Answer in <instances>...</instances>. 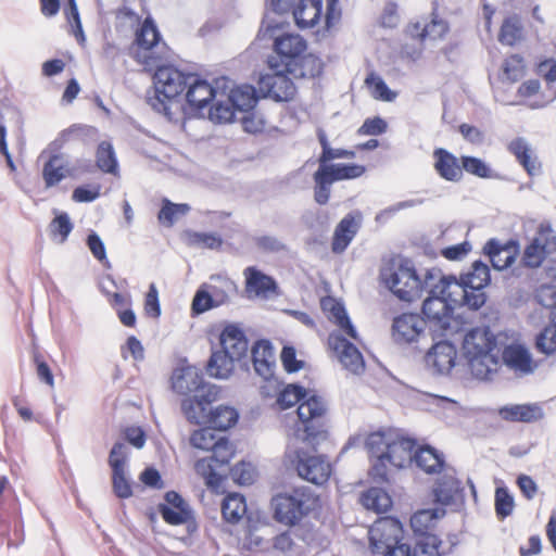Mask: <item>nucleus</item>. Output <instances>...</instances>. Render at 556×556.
<instances>
[{"mask_svg": "<svg viewBox=\"0 0 556 556\" xmlns=\"http://www.w3.org/2000/svg\"><path fill=\"white\" fill-rule=\"evenodd\" d=\"M267 63L271 73H266L260 77V91L265 98H270L277 102L293 99L295 86L289 77L286 66L280 65L276 56H269Z\"/></svg>", "mask_w": 556, "mask_h": 556, "instance_id": "9", "label": "nucleus"}, {"mask_svg": "<svg viewBox=\"0 0 556 556\" xmlns=\"http://www.w3.org/2000/svg\"><path fill=\"white\" fill-rule=\"evenodd\" d=\"M438 268L427 269L424 274V291L427 298L422 303V318L434 336L447 337L453 332V312L456 305L464 306L456 291L451 290L448 280Z\"/></svg>", "mask_w": 556, "mask_h": 556, "instance_id": "2", "label": "nucleus"}, {"mask_svg": "<svg viewBox=\"0 0 556 556\" xmlns=\"http://www.w3.org/2000/svg\"><path fill=\"white\" fill-rule=\"evenodd\" d=\"M535 346L538 351L549 355L556 351V324L543 329L536 337Z\"/></svg>", "mask_w": 556, "mask_h": 556, "instance_id": "59", "label": "nucleus"}, {"mask_svg": "<svg viewBox=\"0 0 556 556\" xmlns=\"http://www.w3.org/2000/svg\"><path fill=\"white\" fill-rule=\"evenodd\" d=\"M328 345L336 353L342 366L355 375L365 370V362L359 350L339 332H331Z\"/></svg>", "mask_w": 556, "mask_h": 556, "instance_id": "16", "label": "nucleus"}, {"mask_svg": "<svg viewBox=\"0 0 556 556\" xmlns=\"http://www.w3.org/2000/svg\"><path fill=\"white\" fill-rule=\"evenodd\" d=\"M299 0H270V11H267L263 17L257 37H274L276 33L281 30L286 22L285 15L291 13L293 15L294 8Z\"/></svg>", "mask_w": 556, "mask_h": 556, "instance_id": "18", "label": "nucleus"}, {"mask_svg": "<svg viewBox=\"0 0 556 556\" xmlns=\"http://www.w3.org/2000/svg\"><path fill=\"white\" fill-rule=\"evenodd\" d=\"M547 255L548 254L542 249L538 240L532 239L530 244L525 249L522 262L527 267L536 268L541 266Z\"/></svg>", "mask_w": 556, "mask_h": 556, "instance_id": "60", "label": "nucleus"}, {"mask_svg": "<svg viewBox=\"0 0 556 556\" xmlns=\"http://www.w3.org/2000/svg\"><path fill=\"white\" fill-rule=\"evenodd\" d=\"M445 515L443 508H429L416 511L410 518V527L414 538L422 535H435L432 530L438 519Z\"/></svg>", "mask_w": 556, "mask_h": 556, "instance_id": "32", "label": "nucleus"}, {"mask_svg": "<svg viewBox=\"0 0 556 556\" xmlns=\"http://www.w3.org/2000/svg\"><path fill=\"white\" fill-rule=\"evenodd\" d=\"M74 176V168L64 154H52L45 163L42 168V178L46 188L56 186L66 177Z\"/></svg>", "mask_w": 556, "mask_h": 556, "instance_id": "26", "label": "nucleus"}, {"mask_svg": "<svg viewBox=\"0 0 556 556\" xmlns=\"http://www.w3.org/2000/svg\"><path fill=\"white\" fill-rule=\"evenodd\" d=\"M500 357H502L503 364L515 372L528 375L534 370L532 356L521 344L506 345L503 351L500 350Z\"/></svg>", "mask_w": 556, "mask_h": 556, "instance_id": "25", "label": "nucleus"}, {"mask_svg": "<svg viewBox=\"0 0 556 556\" xmlns=\"http://www.w3.org/2000/svg\"><path fill=\"white\" fill-rule=\"evenodd\" d=\"M426 320L418 314L406 313L394 318L392 337L397 344H413L426 337Z\"/></svg>", "mask_w": 556, "mask_h": 556, "instance_id": "15", "label": "nucleus"}, {"mask_svg": "<svg viewBox=\"0 0 556 556\" xmlns=\"http://www.w3.org/2000/svg\"><path fill=\"white\" fill-rule=\"evenodd\" d=\"M323 0H299L293 11L295 25L301 29L314 27L320 20Z\"/></svg>", "mask_w": 556, "mask_h": 556, "instance_id": "28", "label": "nucleus"}, {"mask_svg": "<svg viewBox=\"0 0 556 556\" xmlns=\"http://www.w3.org/2000/svg\"><path fill=\"white\" fill-rule=\"evenodd\" d=\"M266 38L275 39L274 50L278 54L276 58L280 59V65L283 66L299 59L306 49L305 40L299 35L285 34L279 36L276 33L274 37L266 36L264 39Z\"/></svg>", "mask_w": 556, "mask_h": 556, "instance_id": "22", "label": "nucleus"}, {"mask_svg": "<svg viewBox=\"0 0 556 556\" xmlns=\"http://www.w3.org/2000/svg\"><path fill=\"white\" fill-rule=\"evenodd\" d=\"M435 501L442 505H450L463 497V488L458 479L445 472L437 482L433 490Z\"/></svg>", "mask_w": 556, "mask_h": 556, "instance_id": "31", "label": "nucleus"}, {"mask_svg": "<svg viewBox=\"0 0 556 556\" xmlns=\"http://www.w3.org/2000/svg\"><path fill=\"white\" fill-rule=\"evenodd\" d=\"M239 418L238 412L229 406L218 405L210 409L207 426L218 431H225L237 424Z\"/></svg>", "mask_w": 556, "mask_h": 556, "instance_id": "40", "label": "nucleus"}, {"mask_svg": "<svg viewBox=\"0 0 556 556\" xmlns=\"http://www.w3.org/2000/svg\"><path fill=\"white\" fill-rule=\"evenodd\" d=\"M323 61L313 54L300 55L294 62L286 64V70L294 78H315L323 73Z\"/></svg>", "mask_w": 556, "mask_h": 556, "instance_id": "30", "label": "nucleus"}, {"mask_svg": "<svg viewBox=\"0 0 556 556\" xmlns=\"http://www.w3.org/2000/svg\"><path fill=\"white\" fill-rule=\"evenodd\" d=\"M366 85L371 89L372 97L377 100L391 102L396 98L386 81L378 75L371 73L366 77Z\"/></svg>", "mask_w": 556, "mask_h": 556, "instance_id": "52", "label": "nucleus"}, {"mask_svg": "<svg viewBox=\"0 0 556 556\" xmlns=\"http://www.w3.org/2000/svg\"><path fill=\"white\" fill-rule=\"evenodd\" d=\"M218 389L211 388V390H200L181 401V410L188 421L195 425L207 426L210 409L213 402L217 400Z\"/></svg>", "mask_w": 556, "mask_h": 556, "instance_id": "14", "label": "nucleus"}, {"mask_svg": "<svg viewBox=\"0 0 556 556\" xmlns=\"http://www.w3.org/2000/svg\"><path fill=\"white\" fill-rule=\"evenodd\" d=\"M315 182L314 187V200L319 205H325L330 199L331 185L336 182L333 176L326 166H318L317 170L313 175Z\"/></svg>", "mask_w": 556, "mask_h": 556, "instance_id": "39", "label": "nucleus"}, {"mask_svg": "<svg viewBox=\"0 0 556 556\" xmlns=\"http://www.w3.org/2000/svg\"><path fill=\"white\" fill-rule=\"evenodd\" d=\"M112 490L114 495L121 500L132 496V484L126 470L112 472Z\"/></svg>", "mask_w": 556, "mask_h": 556, "instance_id": "56", "label": "nucleus"}, {"mask_svg": "<svg viewBox=\"0 0 556 556\" xmlns=\"http://www.w3.org/2000/svg\"><path fill=\"white\" fill-rule=\"evenodd\" d=\"M220 350H213L205 365V371L211 378L228 379L235 363L248 366L249 340L238 324H227L219 334Z\"/></svg>", "mask_w": 556, "mask_h": 556, "instance_id": "4", "label": "nucleus"}, {"mask_svg": "<svg viewBox=\"0 0 556 556\" xmlns=\"http://www.w3.org/2000/svg\"><path fill=\"white\" fill-rule=\"evenodd\" d=\"M336 181L361 177L365 173V166L358 164H332L327 167Z\"/></svg>", "mask_w": 556, "mask_h": 556, "instance_id": "57", "label": "nucleus"}, {"mask_svg": "<svg viewBox=\"0 0 556 556\" xmlns=\"http://www.w3.org/2000/svg\"><path fill=\"white\" fill-rule=\"evenodd\" d=\"M218 93L217 89L202 79L197 74H190L189 84L185 93L186 108L188 114L199 117H205V111L213 99Z\"/></svg>", "mask_w": 556, "mask_h": 556, "instance_id": "10", "label": "nucleus"}, {"mask_svg": "<svg viewBox=\"0 0 556 556\" xmlns=\"http://www.w3.org/2000/svg\"><path fill=\"white\" fill-rule=\"evenodd\" d=\"M508 150L516 156L529 175L533 176L538 173L539 168L535 165V161L531 157V149L525 138L513 140L508 146Z\"/></svg>", "mask_w": 556, "mask_h": 556, "instance_id": "42", "label": "nucleus"}, {"mask_svg": "<svg viewBox=\"0 0 556 556\" xmlns=\"http://www.w3.org/2000/svg\"><path fill=\"white\" fill-rule=\"evenodd\" d=\"M189 240L194 245L212 250L218 249L223 244L222 237L216 232H190Z\"/></svg>", "mask_w": 556, "mask_h": 556, "instance_id": "62", "label": "nucleus"}, {"mask_svg": "<svg viewBox=\"0 0 556 556\" xmlns=\"http://www.w3.org/2000/svg\"><path fill=\"white\" fill-rule=\"evenodd\" d=\"M247 513V503L243 495L232 493L227 495L222 504V514L226 521L237 523Z\"/></svg>", "mask_w": 556, "mask_h": 556, "instance_id": "41", "label": "nucleus"}, {"mask_svg": "<svg viewBox=\"0 0 556 556\" xmlns=\"http://www.w3.org/2000/svg\"><path fill=\"white\" fill-rule=\"evenodd\" d=\"M463 355L470 372L480 380L491 379L501 364L496 336L489 327L470 329L463 340Z\"/></svg>", "mask_w": 556, "mask_h": 556, "instance_id": "3", "label": "nucleus"}, {"mask_svg": "<svg viewBox=\"0 0 556 556\" xmlns=\"http://www.w3.org/2000/svg\"><path fill=\"white\" fill-rule=\"evenodd\" d=\"M232 456L233 451L228 439L220 437L219 442L212 448V456L208 464L211 471L222 469L224 466L228 465Z\"/></svg>", "mask_w": 556, "mask_h": 556, "instance_id": "45", "label": "nucleus"}, {"mask_svg": "<svg viewBox=\"0 0 556 556\" xmlns=\"http://www.w3.org/2000/svg\"><path fill=\"white\" fill-rule=\"evenodd\" d=\"M129 448L124 442H116L109 455V465L112 472L126 470Z\"/></svg>", "mask_w": 556, "mask_h": 556, "instance_id": "58", "label": "nucleus"}, {"mask_svg": "<svg viewBox=\"0 0 556 556\" xmlns=\"http://www.w3.org/2000/svg\"><path fill=\"white\" fill-rule=\"evenodd\" d=\"M457 348L447 339L434 343L425 355L426 368L434 376H446L455 367Z\"/></svg>", "mask_w": 556, "mask_h": 556, "instance_id": "13", "label": "nucleus"}, {"mask_svg": "<svg viewBox=\"0 0 556 556\" xmlns=\"http://www.w3.org/2000/svg\"><path fill=\"white\" fill-rule=\"evenodd\" d=\"M236 110L230 102V98L224 91H218L216 98L213 99L211 104L205 111V116L214 123H230L233 121Z\"/></svg>", "mask_w": 556, "mask_h": 556, "instance_id": "34", "label": "nucleus"}, {"mask_svg": "<svg viewBox=\"0 0 556 556\" xmlns=\"http://www.w3.org/2000/svg\"><path fill=\"white\" fill-rule=\"evenodd\" d=\"M323 308L329 312V319L334 323L346 336L357 340L358 334L353 326L344 305L333 299L323 301Z\"/></svg>", "mask_w": 556, "mask_h": 556, "instance_id": "35", "label": "nucleus"}, {"mask_svg": "<svg viewBox=\"0 0 556 556\" xmlns=\"http://www.w3.org/2000/svg\"><path fill=\"white\" fill-rule=\"evenodd\" d=\"M172 388L179 394L193 395L195 393H200V390H211V388L217 387L204 381L203 372L199 367L188 365L174 370L172 376Z\"/></svg>", "mask_w": 556, "mask_h": 556, "instance_id": "17", "label": "nucleus"}, {"mask_svg": "<svg viewBox=\"0 0 556 556\" xmlns=\"http://www.w3.org/2000/svg\"><path fill=\"white\" fill-rule=\"evenodd\" d=\"M280 409L299 404L298 422L294 427L296 440L316 448L327 438V405L323 397L311 394L305 388L291 383L286 386L277 396Z\"/></svg>", "mask_w": 556, "mask_h": 556, "instance_id": "1", "label": "nucleus"}, {"mask_svg": "<svg viewBox=\"0 0 556 556\" xmlns=\"http://www.w3.org/2000/svg\"><path fill=\"white\" fill-rule=\"evenodd\" d=\"M519 245L516 241L509 240L501 243L497 239L492 238L486 241L483 247V253L486 255L496 270H504L513 265L518 255Z\"/></svg>", "mask_w": 556, "mask_h": 556, "instance_id": "19", "label": "nucleus"}, {"mask_svg": "<svg viewBox=\"0 0 556 556\" xmlns=\"http://www.w3.org/2000/svg\"><path fill=\"white\" fill-rule=\"evenodd\" d=\"M533 239L538 240L547 254L556 251V233L549 224H541Z\"/></svg>", "mask_w": 556, "mask_h": 556, "instance_id": "64", "label": "nucleus"}, {"mask_svg": "<svg viewBox=\"0 0 556 556\" xmlns=\"http://www.w3.org/2000/svg\"><path fill=\"white\" fill-rule=\"evenodd\" d=\"M515 507L514 496L506 486H500L495 491V513L503 520L510 516Z\"/></svg>", "mask_w": 556, "mask_h": 556, "instance_id": "55", "label": "nucleus"}, {"mask_svg": "<svg viewBox=\"0 0 556 556\" xmlns=\"http://www.w3.org/2000/svg\"><path fill=\"white\" fill-rule=\"evenodd\" d=\"M361 503L366 509L376 513H386L392 506L391 496L386 490L379 486H372L363 492Z\"/></svg>", "mask_w": 556, "mask_h": 556, "instance_id": "37", "label": "nucleus"}, {"mask_svg": "<svg viewBox=\"0 0 556 556\" xmlns=\"http://www.w3.org/2000/svg\"><path fill=\"white\" fill-rule=\"evenodd\" d=\"M157 511L162 519L170 526H182L194 521L192 509H176L169 505L159 504Z\"/></svg>", "mask_w": 556, "mask_h": 556, "instance_id": "46", "label": "nucleus"}, {"mask_svg": "<svg viewBox=\"0 0 556 556\" xmlns=\"http://www.w3.org/2000/svg\"><path fill=\"white\" fill-rule=\"evenodd\" d=\"M440 546L441 540L437 535L417 536L412 556H441L445 552L440 551Z\"/></svg>", "mask_w": 556, "mask_h": 556, "instance_id": "48", "label": "nucleus"}, {"mask_svg": "<svg viewBox=\"0 0 556 556\" xmlns=\"http://www.w3.org/2000/svg\"><path fill=\"white\" fill-rule=\"evenodd\" d=\"M417 443L414 439L400 437L392 440L388 451L383 454L388 463L396 468H404L413 463V455Z\"/></svg>", "mask_w": 556, "mask_h": 556, "instance_id": "27", "label": "nucleus"}, {"mask_svg": "<svg viewBox=\"0 0 556 556\" xmlns=\"http://www.w3.org/2000/svg\"><path fill=\"white\" fill-rule=\"evenodd\" d=\"M189 211L190 206L186 203L176 204L164 199L157 218L161 224L172 227L178 217L186 215Z\"/></svg>", "mask_w": 556, "mask_h": 556, "instance_id": "47", "label": "nucleus"}, {"mask_svg": "<svg viewBox=\"0 0 556 556\" xmlns=\"http://www.w3.org/2000/svg\"><path fill=\"white\" fill-rule=\"evenodd\" d=\"M294 463L298 475L313 484H324L331 475V466L325 456L312 455L303 448L295 451Z\"/></svg>", "mask_w": 556, "mask_h": 556, "instance_id": "11", "label": "nucleus"}, {"mask_svg": "<svg viewBox=\"0 0 556 556\" xmlns=\"http://www.w3.org/2000/svg\"><path fill=\"white\" fill-rule=\"evenodd\" d=\"M433 167L437 174L444 180L458 182L463 179L462 162L452 152L444 148L433 151Z\"/></svg>", "mask_w": 556, "mask_h": 556, "instance_id": "23", "label": "nucleus"}, {"mask_svg": "<svg viewBox=\"0 0 556 556\" xmlns=\"http://www.w3.org/2000/svg\"><path fill=\"white\" fill-rule=\"evenodd\" d=\"M215 428H211V426H206L202 429L195 430L190 437V443L193 447L212 451L214 446L219 442V438L215 437Z\"/></svg>", "mask_w": 556, "mask_h": 556, "instance_id": "54", "label": "nucleus"}, {"mask_svg": "<svg viewBox=\"0 0 556 556\" xmlns=\"http://www.w3.org/2000/svg\"><path fill=\"white\" fill-rule=\"evenodd\" d=\"M498 415L505 421L531 424L543 419L544 410L539 403L509 404L500 407Z\"/></svg>", "mask_w": 556, "mask_h": 556, "instance_id": "24", "label": "nucleus"}, {"mask_svg": "<svg viewBox=\"0 0 556 556\" xmlns=\"http://www.w3.org/2000/svg\"><path fill=\"white\" fill-rule=\"evenodd\" d=\"M161 39V34L152 20L148 16L136 33V42L143 49H152Z\"/></svg>", "mask_w": 556, "mask_h": 556, "instance_id": "44", "label": "nucleus"}, {"mask_svg": "<svg viewBox=\"0 0 556 556\" xmlns=\"http://www.w3.org/2000/svg\"><path fill=\"white\" fill-rule=\"evenodd\" d=\"M314 502L309 488H295L290 493L277 494L271 500L274 518L286 526H294L305 517Z\"/></svg>", "mask_w": 556, "mask_h": 556, "instance_id": "8", "label": "nucleus"}, {"mask_svg": "<svg viewBox=\"0 0 556 556\" xmlns=\"http://www.w3.org/2000/svg\"><path fill=\"white\" fill-rule=\"evenodd\" d=\"M247 280V290L253 291L256 294H266L274 292L277 289V283L274 278L265 275L255 267H248L244 270Z\"/></svg>", "mask_w": 556, "mask_h": 556, "instance_id": "38", "label": "nucleus"}, {"mask_svg": "<svg viewBox=\"0 0 556 556\" xmlns=\"http://www.w3.org/2000/svg\"><path fill=\"white\" fill-rule=\"evenodd\" d=\"M380 279L402 301L413 302L424 293V276L417 273L408 258L394 256L384 260Z\"/></svg>", "mask_w": 556, "mask_h": 556, "instance_id": "5", "label": "nucleus"}, {"mask_svg": "<svg viewBox=\"0 0 556 556\" xmlns=\"http://www.w3.org/2000/svg\"><path fill=\"white\" fill-rule=\"evenodd\" d=\"M74 225L66 212H61L50 223V231L53 239L59 238L60 243H64L70 233L72 232Z\"/></svg>", "mask_w": 556, "mask_h": 556, "instance_id": "51", "label": "nucleus"}, {"mask_svg": "<svg viewBox=\"0 0 556 556\" xmlns=\"http://www.w3.org/2000/svg\"><path fill=\"white\" fill-rule=\"evenodd\" d=\"M444 277L454 278V280H448V285L456 289V295L462 299L464 306L477 311L485 304L484 288L491 282V273L489 266L481 260L475 261L470 268L462 273L459 277L455 275H444Z\"/></svg>", "mask_w": 556, "mask_h": 556, "instance_id": "7", "label": "nucleus"}, {"mask_svg": "<svg viewBox=\"0 0 556 556\" xmlns=\"http://www.w3.org/2000/svg\"><path fill=\"white\" fill-rule=\"evenodd\" d=\"M391 441L390 437L383 432L370 433L365 443L370 457H378L379 454H384Z\"/></svg>", "mask_w": 556, "mask_h": 556, "instance_id": "61", "label": "nucleus"}, {"mask_svg": "<svg viewBox=\"0 0 556 556\" xmlns=\"http://www.w3.org/2000/svg\"><path fill=\"white\" fill-rule=\"evenodd\" d=\"M228 96L236 112L249 113L258 101L257 91L252 85H242L231 89Z\"/></svg>", "mask_w": 556, "mask_h": 556, "instance_id": "36", "label": "nucleus"}, {"mask_svg": "<svg viewBox=\"0 0 556 556\" xmlns=\"http://www.w3.org/2000/svg\"><path fill=\"white\" fill-rule=\"evenodd\" d=\"M403 526L397 518L383 517L369 529V543L372 554H380L386 546L403 543Z\"/></svg>", "mask_w": 556, "mask_h": 556, "instance_id": "12", "label": "nucleus"}, {"mask_svg": "<svg viewBox=\"0 0 556 556\" xmlns=\"http://www.w3.org/2000/svg\"><path fill=\"white\" fill-rule=\"evenodd\" d=\"M231 479L240 485H249L254 482V468L250 463L240 462L230 468Z\"/></svg>", "mask_w": 556, "mask_h": 556, "instance_id": "63", "label": "nucleus"}, {"mask_svg": "<svg viewBox=\"0 0 556 556\" xmlns=\"http://www.w3.org/2000/svg\"><path fill=\"white\" fill-rule=\"evenodd\" d=\"M96 163L102 172L113 175L117 174V159L113 146L109 141H102L99 143L96 152Z\"/></svg>", "mask_w": 556, "mask_h": 556, "instance_id": "43", "label": "nucleus"}, {"mask_svg": "<svg viewBox=\"0 0 556 556\" xmlns=\"http://www.w3.org/2000/svg\"><path fill=\"white\" fill-rule=\"evenodd\" d=\"M462 172H467L470 175L477 176L479 178H491L492 169L491 167L481 159L470 155H462Z\"/></svg>", "mask_w": 556, "mask_h": 556, "instance_id": "53", "label": "nucleus"}, {"mask_svg": "<svg viewBox=\"0 0 556 556\" xmlns=\"http://www.w3.org/2000/svg\"><path fill=\"white\" fill-rule=\"evenodd\" d=\"M435 8L430 14L429 20L416 22L408 26L412 37L419 38L421 41L443 39L450 31V24L446 20L439 16Z\"/></svg>", "mask_w": 556, "mask_h": 556, "instance_id": "21", "label": "nucleus"}, {"mask_svg": "<svg viewBox=\"0 0 556 556\" xmlns=\"http://www.w3.org/2000/svg\"><path fill=\"white\" fill-rule=\"evenodd\" d=\"M251 358L255 372L264 380H270L275 375L276 359L270 341L257 340L251 348Z\"/></svg>", "mask_w": 556, "mask_h": 556, "instance_id": "20", "label": "nucleus"}, {"mask_svg": "<svg viewBox=\"0 0 556 556\" xmlns=\"http://www.w3.org/2000/svg\"><path fill=\"white\" fill-rule=\"evenodd\" d=\"M190 74L173 65L159 66L153 76L154 94L148 97L149 105L172 121V105L187 90Z\"/></svg>", "mask_w": 556, "mask_h": 556, "instance_id": "6", "label": "nucleus"}, {"mask_svg": "<svg viewBox=\"0 0 556 556\" xmlns=\"http://www.w3.org/2000/svg\"><path fill=\"white\" fill-rule=\"evenodd\" d=\"M211 285L202 283L195 291L191 302V315L199 316L212 308H215L211 292Z\"/></svg>", "mask_w": 556, "mask_h": 556, "instance_id": "50", "label": "nucleus"}, {"mask_svg": "<svg viewBox=\"0 0 556 556\" xmlns=\"http://www.w3.org/2000/svg\"><path fill=\"white\" fill-rule=\"evenodd\" d=\"M359 226L352 214H346L337 225L331 242V250L336 254L343 253L358 231Z\"/></svg>", "mask_w": 556, "mask_h": 556, "instance_id": "29", "label": "nucleus"}, {"mask_svg": "<svg viewBox=\"0 0 556 556\" xmlns=\"http://www.w3.org/2000/svg\"><path fill=\"white\" fill-rule=\"evenodd\" d=\"M521 35L522 26L519 18L516 15L508 16L501 26L498 41L502 45L513 46L521 38Z\"/></svg>", "mask_w": 556, "mask_h": 556, "instance_id": "49", "label": "nucleus"}, {"mask_svg": "<svg viewBox=\"0 0 556 556\" xmlns=\"http://www.w3.org/2000/svg\"><path fill=\"white\" fill-rule=\"evenodd\" d=\"M413 462L426 473L439 472L445 465L444 455L430 445L416 448Z\"/></svg>", "mask_w": 556, "mask_h": 556, "instance_id": "33", "label": "nucleus"}]
</instances>
